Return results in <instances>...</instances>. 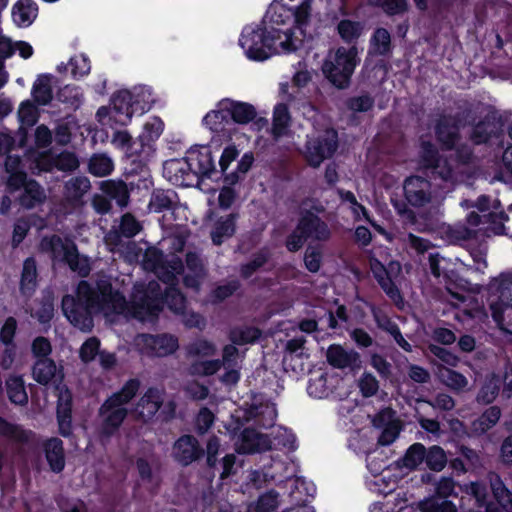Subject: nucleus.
<instances>
[{
	"label": "nucleus",
	"instance_id": "f257e3e1",
	"mask_svg": "<svg viewBox=\"0 0 512 512\" xmlns=\"http://www.w3.org/2000/svg\"><path fill=\"white\" fill-rule=\"evenodd\" d=\"M161 304L162 291L156 281L135 285L132 300L128 303L121 293L113 290L108 280L102 279L95 284L83 280L77 287V299L71 295L63 297L62 310L72 325L81 331H90L93 313H101L107 318L123 315L144 321L156 315Z\"/></svg>",
	"mask_w": 512,
	"mask_h": 512
},
{
	"label": "nucleus",
	"instance_id": "f03ea898",
	"mask_svg": "<svg viewBox=\"0 0 512 512\" xmlns=\"http://www.w3.org/2000/svg\"><path fill=\"white\" fill-rule=\"evenodd\" d=\"M142 266L153 272L163 283L170 285L165 291L164 300L175 313H184L186 299L176 288L178 276L184 272L182 260L176 255L166 256L156 247H149L143 255Z\"/></svg>",
	"mask_w": 512,
	"mask_h": 512
},
{
	"label": "nucleus",
	"instance_id": "7ed1b4c3",
	"mask_svg": "<svg viewBox=\"0 0 512 512\" xmlns=\"http://www.w3.org/2000/svg\"><path fill=\"white\" fill-rule=\"evenodd\" d=\"M470 153L460 159L455 156H438L437 149L430 142H423L421 145V159L425 168L431 170L434 179H440L445 187L450 190L462 179L464 165L468 162Z\"/></svg>",
	"mask_w": 512,
	"mask_h": 512
},
{
	"label": "nucleus",
	"instance_id": "20e7f679",
	"mask_svg": "<svg viewBox=\"0 0 512 512\" xmlns=\"http://www.w3.org/2000/svg\"><path fill=\"white\" fill-rule=\"evenodd\" d=\"M359 63L358 49L355 46H341L328 52L322 65V72L336 88L346 89Z\"/></svg>",
	"mask_w": 512,
	"mask_h": 512
},
{
	"label": "nucleus",
	"instance_id": "39448f33",
	"mask_svg": "<svg viewBox=\"0 0 512 512\" xmlns=\"http://www.w3.org/2000/svg\"><path fill=\"white\" fill-rule=\"evenodd\" d=\"M140 388L138 379L128 380L120 391L113 393L99 409L104 432L111 434L120 427L128 415L126 405L136 396Z\"/></svg>",
	"mask_w": 512,
	"mask_h": 512
},
{
	"label": "nucleus",
	"instance_id": "423d86ee",
	"mask_svg": "<svg viewBox=\"0 0 512 512\" xmlns=\"http://www.w3.org/2000/svg\"><path fill=\"white\" fill-rule=\"evenodd\" d=\"M488 304L492 317L500 322L506 308H512V273H502L489 284Z\"/></svg>",
	"mask_w": 512,
	"mask_h": 512
},
{
	"label": "nucleus",
	"instance_id": "0eeeda50",
	"mask_svg": "<svg viewBox=\"0 0 512 512\" xmlns=\"http://www.w3.org/2000/svg\"><path fill=\"white\" fill-rule=\"evenodd\" d=\"M406 201L413 207H424L428 204H440L444 195L431 190V183L420 176H410L403 184Z\"/></svg>",
	"mask_w": 512,
	"mask_h": 512
},
{
	"label": "nucleus",
	"instance_id": "6e6552de",
	"mask_svg": "<svg viewBox=\"0 0 512 512\" xmlns=\"http://www.w3.org/2000/svg\"><path fill=\"white\" fill-rule=\"evenodd\" d=\"M337 147V132L334 129H326L307 141L305 157L311 166L319 167L324 160L333 156Z\"/></svg>",
	"mask_w": 512,
	"mask_h": 512
},
{
	"label": "nucleus",
	"instance_id": "1a4fd4ad",
	"mask_svg": "<svg viewBox=\"0 0 512 512\" xmlns=\"http://www.w3.org/2000/svg\"><path fill=\"white\" fill-rule=\"evenodd\" d=\"M138 350L149 357H165L173 354L178 348V338L171 334H140L135 338Z\"/></svg>",
	"mask_w": 512,
	"mask_h": 512
},
{
	"label": "nucleus",
	"instance_id": "9d476101",
	"mask_svg": "<svg viewBox=\"0 0 512 512\" xmlns=\"http://www.w3.org/2000/svg\"><path fill=\"white\" fill-rule=\"evenodd\" d=\"M185 267L187 269V273L183 277L185 287L199 291L208 273L205 260L199 248L187 246Z\"/></svg>",
	"mask_w": 512,
	"mask_h": 512
},
{
	"label": "nucleus",
	"instance_id": "9b49d317",
	"mask_svg": "<svg viewBox=\"0 0 512 512\" xmlns=\"http://www.w3.org/2000/svg\"><path fill=\"white\" fill-rule=\"evenodd\" d=\"M270 54L290 53L297 50L300 40L295 37L293 27H264Z\"/></svg>",
	"mask_w": 512,
	"mask_h": 512
},
{
	"label": "nucleus",
	"instance_id": "f8f14e48",
	"mask_svg": "<svg viewBox=\"0 0 512 512\" xmlns=\"http://www.w3.org/2000/svg\"><path fill=\"white\" fill-rule=\"evenodd\" d=\"M375 428L381 429L377 443L381 446L391 445L400 435L402 424L395 418V412L391 408L379 411L372 419Z\"/></svg>",
	"mask_w": 512,
	"mask_h": 512
},
{
	"label": "nucleus",
	"instance_id": "ddd939ff",
	"mask_svg": "<svg viewBox=\"0 0 512 512\" xmlns=\"http://www.w3.org/2000/svg\"><path fill=\"white\" fill-rule=\"evenodd\" d=\"M246 55L253 60H265L271 56L265 29H245L239 39Z\"/></svg>",
	"mask_w": 512,
	"mask_h": 512
},
{
	"label": "nucleus",
	"instance_id": "4468645a",
	"mask_svg": "<svg viewBox=\"0 0 512 512\" xmlns=\"http://www.w3.org/2000/svg\"><path fill=\"white\" fill-rule=\"evenodd\" d=\"M272 448V441L268 435L255 429H244L235 441V450L239 454H254L268 451Z\"/></svg>",
	"mask_w": 512,
	"mask_h": 512
},
{
	"label": "nucleus",
	"instance_id": "2eb2a0df",
	"mask_svg": "<svg viewBox=\"0 0 512 512\" xmlns=\"http://www.w3.org/2000/svg\"><path fill=\"white\" fill-rule=\"evenodd\" d=\"M164 394L162 389L148 388L133 409L135 417L142 422L152 420L163 405Z\"/></svg>",
	"mask_w": 512,
	"mask_h": 512
},
{
	"label": "nucleus",
	"instance_id": "dca6fc26",
	"mask_svg": "<svg viewBox=\"0 0 512 512\" xmlns=\"http://www.w3.org/2000/svg\"><path fill=\"white\" fill-rule=\"evenodd\" d=\"M204 455V450L199 441L192 435H182L172 447V456L182 466H188L199 460Z\"/></svg>",
	"mask_w": 512,
	"mask_h": 512
},
{
	"label": "nucleus",
	"instance_id": "f3484780",
	"mask_svg": "<svg viewBox=\"0 0 512 512\" xmlns=\"http://www.w3.org/2000/svg\"><path fill=\"white\" fill-rule=\"evenodd\" d=\"M297 225L306 239L328 241L331 237V231L328 225L321 220L320 217L310 211L301 214Z\"/></svg>",
	"mask_w": 512,
	"mask_h": 512
},
{
	"label": "nucleus",
	"instance_id": "a211bd4d",
	"mask_svg": "<svg viewBox=\"0 0 512 512\" xmlns=\"http://www.w3.org/2000/svg\"><path fill=\"white\" fill-rule=\"evenodd\" d=\"M327 362L337 369L357 370L361 367L360 355L352 349L333 344L326 351Z\"/></svg>",
	"mask_w": 512,
	"mask_h": 512
},
{
	"label": "nucleus",
	"instance_id": "6ab92c4d",
	"mask_svg": "<svg viewBox=\"0 0 512 512\" xmlns=\"http://www.w3.org/2000/svg\"><path fill=\"white\" fill-rule=\"evenodd\" d=\"M462 123L460 115H443L436 125L438 141L448 149H451L459 140V128Z\"/></svg>",
	"mask_w": 512,
	"mask_h": 512
},
{
	"label": "nucleus",
	"instance_id": "aec40b11",
	"mask_svg": "<svg viewBox=\"0 0 512 512\" xmlns=\"http://www.w3.org/2000/svg\"><path fill=\"white\" fill-rule=\"evenodd\" d=\"M112 144L123 150L129 157H138L140 160H146L154 151L153 146L149 144H140L133 141L127 131H116L111 139Z\"/></svg>",
	"mask_w": 512,
	"mask_h": 512
},
{
	"label": "nucleus",
	"instance_id": "412c9836",
	"mask_svg": "<svg viewBox=\"0 0 512 512\" xmlns=\"http://www.w3.org/2000/svg\"><path fill=\"white\" fill-rule=\"evenodd\" d=\"M164 176L174 185L189 186L194 179L187 159H170L163 165Z\"/></svg>",
	"mask_w": 512,
	"mask_h": 512
},
{
	"label": "nucleus",
	"instance_id": "4be33fe9",
	"mask_svg": "<svg viewBox=\"0 0 512 512\" xmlns=\"http://www.w3.org/2000/svg\"><path fill=\"white\" fill-rule=\"evenodd\" d=\"M142 230V224L131 213H125L120 220L119 231L110 232L105 237L107 245L111 246V251L120 244V236L132 238Z\"/></svg>",
	"mask_w": 512,
	"mask_h": 512
},
{
	"label": "nucleus",
	"instance_id": "5701e85b",
	"mask_svg": "<svg viewBox=\"0 0 512 512\" xmlns=\"http://www.w3.org/2000/svg\"><path fill=\"white\" fill-rule=\"evenodd\" d=\"M91 189V182L85 176L69 179L64 186V200L73 208L83 205V197Z\"/></svg>",
	"mask_w": 512,
	"mask_h": 512
},
{
	"label": "nucleus",
	"instance_id": "b1692460",
	"mask_svg": "<svg viewBox=\"0 0 512 512\" xmlns=\"http://www.w3.org/2000/svg\"><path fill=\"white\" fill-rule=\"evenodd\" d=\"M74 243L63 240L58 235L43 237L40 242V250L50 256L54 261L63 262L70 251L74 249Z\"/></svg>",
	"mask_w": 512,
	"mask_h": 512
},
{
	"label": "nucleus",
	"instance_id": "393cba45",
	"mask_svg": "<svg viewBox=\"0 0 512 512\" xmlns=\"http://www.w3.org/2000/svg\"><path fill=\"white\" fill-rule=\"evenodd\" d=\"M238 217V213H230L214 221L210 231L213 244L221 245L226 239L234 235Z\"/></svg>",
	"mask_w": 512,
	"mask_h": 512
},
{
	"label": "nucleus",
	"instance_id": "a878e982",
	"mask_svg": "<svg viewBox=\"0 0 512 512\" xmlns=\"http://www.w3.org/2000/svg\"><path fill=\"white\" fill-rule=\"evenodd\" d=\"M282 1L272 3L264 17L265 27H293V10L285 7Z\"/></svg>",
	"mask_w": 512,
	"mask_h": 512
},
{
	"label": "nucleus",
	"instance_id": "bb28decb",
	"mask_svg": "<svg viewBox=\"0 0 512 512\" xmlns=\"http://www.w3.org/2000/svg\"><path fill=\"white\" fill-rule=\"evenodd\" d=\"M193 176L209 177L215 171V162L212 152L208 147H203L199 151L190 153L188 157Z\"/></svg>",
	"mask_w": 512,
	"mask_h": 512
},
{
	"label": "nucleus",
	"instance_id": "cd10ccee",
	"mask_svg": "<svg viewBox=\"0 0 512 512\" xmlns=\"http://www.w3.org/2000/svg\"><path fill=\"white\" fill-rule=\"evenodd\" d=\"M113 113L116 121L125 124L134 113L135 104L132 100V93L128 90L119 91L113 98Z\"/></svg>",
	"mask_w": 512,
	"mask_h": 512
},
{
	"label": "nucleus",
	"instance_id": "c85d7f7f",
	"mask_svg": "<svg viewBox=\"0 0 512 512\" xmlns=\"http://www.w3.org/2000/svg\"><path fill=\"white\" fill-rule=\"evenodd\" d=\"M4 166L6 173L9 175L7 179V187L9 190L16 191L20 189L27 178L24 164L20 157L8 155Z\"/></svg>",
	"mask_w": 512,
	"mask_h": 512
},
{
	"label": "nucleus",
	"instance_id": "c756f323",
	"mask_svg": "<svg viewBox=\"0 0 512 512\" xmlns=\"http://www.w3.org/2000/svg\"><path fill=\"white\" fill-rule=\"evenodd\" d=\"M43 448L50 469L55 473L61 472L65 467V454L62 440L59 438H50L44 443Z\"/></svg>",
	"mask_w": 512,
	"mask_h": 512
},
{
	"label": "nucleus",
	"instance_id": "7c9ffc66",
	"mask_svg": "<svg viewBox=\"0 0 512 512\" xmlns=\"http://www.w3.org/2000/svg\"><path fill=\"white\" fill-rule=\"evenodd\" d=\"M246 415L248 420H254L258 426L269 428L275 424L277 411L273 404L260 403L251 405Z\"/></svg>",
	"mask_w": 512,
	"mask_h": 512
},
{
	"label": "nucleus",
	"instance_id": "2f4dec72",
	"mask_svg": "<svg viewBox=\"0 0 512 512\" xmlns=\"http://www.w3.org/2000/svg\"><path fill=\"white\" fill-rule=\"evenodd\" d=\"M79 167V161L76 155L72 152L64 151L54 157L51 163H46V160L40 159L37 163L39 171H50L56 168L60 171H74Z\"/></svg>",
	"mask_w": 512,
	"mask_h": 512
},
{
	"label": "nucleus",
	"instance_id": "473e14b6",
	"mask_svg": "<svg viewBox=\"0 0 512 512\" xmlns=\"http://www.w3.org/2000/svg\"><path fill=\"white\" fill-rule=\"evenodd\" d=\"M177 206V195L173 190L156 189L152 192L148 204L151 212L171 211Z\"/></svg>",
	"mask_w": 512,
	"mask_h": 512
},
{
	"label": "nucleus",
	"instance_id": "72a5a7b5",
	"mask_svg": "<svg viewBox=\"0 0 512 512\" xmlns=\"http://www.w3.org/2000/svg\"><path fill=\"white\" fill-rule=\"evenodd\" d=\"M37 14L38 7L32 0H19L12 11L13 20L20 27L31 25Z\"/></svg>",
	"mask_w": 512,
	"mask_h": 512
},
{
	"label": "nucleus",
	"instance_id": "f704fd0d",
	"mask_svg": "<svg viewBox=\"0 0 512 512\" xmlns=\"http://www.w3.org/2000/svg\"><path fill=\"white\" fill-rule=\"evenodd\" d=\"M100 190L111 199H114L120 207H126L129 202V191L122 180H104L100 182Z\"/></svg>",
	"mask_w": 512,
	"mask_h": 512
},
{
	"label": "nucleus",
	"instance_id": "c9c22d12",
	"mask_svg": "<svg viewBox=\"0 0 512 512\" xmlns=\"http://www.w3.org/2000/svg\"><path fill=\"white\" fill-rule=\"evenodd\" d=\"M437 376L445 386L453 391L462 392L468 389V379L462 373L449 367L438 366Z\"/></svg>",
	"mask_w": 512,
	"mask_h": 512
},
{
	"label": "nucleus",
	"instance_id": "e433bc0d",
	"mask_svg": "<svg viewBox=\"0 0 512 512\" xmlns=\"http://www.w3.org/2000/svg\"><path fill=\"white\" fill-rule=\"evenodd\" d=\"M22 187L24 188V192L19 198L21 206L31 209L45 201V191L36 181L25 180Z\"/></svg>",
	"mask_w": 512,
	"mask_h": 512
},
{
	"label": "nucleus",
	"instance_id": "4c0bfd02",
	"mask_svg": "<svg viewBox=\"0 0 512 512\" xmlns=\"http://www.w3.org/2000/svg\"><path fill=\"white\" fill-rule=\"evenodd\" d=\"M501 417V410L497 406L486 409L481 416L472 421L471 432L475 435H483L494 427Z\"/></svg>",
	"mask_w": 512,
	"mask_h": 512
},
{
	"label": "nucleus",
	"instance_id": "58836bf2",
	"mask_svg": "<svg viewBox=\"0 0 512 512\" xmlns=\"http://www.w3.org/2000/svg\"><path fill=\"white\" fill-rule=\"evenodd\" d=\"M443 233L448 242L462 245L464 242L476 238L480 232L479 229L468 228L466 224L456 223L447 226Z\"/></svg>",
	"mask_w": 512,
	"mask_h": 512
},
{
	"label": "nucleus",
	"instance_id": "ea45409f",
	"mask_svg": "<svg viewBox=\"0 0 512 512\" xmlns=\"http://www.w3.org/2000/svg\"><path fill=\"white\" fill-rule=\"evenodd\" d=\"M37 286V267L34 258H27L23 263L20 280V291L25 296H31Z\"/></svg>",
	"mask_w": 512,
	"mask_h": 512
},
{
	"label": "nucleus",
	"instance_id": "a19ab883",
	"mask_svg": "<svg viewBox=\"0 0 512 512\" xmlns=\"http://www.w3.org/2000/svg\"><path fill=\"white\" fill-rule=\"evenodd\" d=\"M114 170V162L107 153H94L88 161V172L95 177H106Z\"/></svg>",
	"mask_w": 512,
	"mask_h": 512
},
{
	"label": "nucleus",
	"instance_id": "79ce46f5",
	"mask_svg": "<svg viewBox=\"0 0 512 512\" xmlns=\"http://www.w3.org/2000/svg\"><path fill=\"white\" fill-rule=\"evenodd\" d=\"M488 479L491 485L494 497L498 503L507 511L512 512V493L505 487L498 474L490 472Z\"/></svg>",
	"mask_w": 512,
	"mask_h": 512
},
{
	"label": "nucleus",
	"instance_id": "37998d69",
	"mask_svg": "<svg viewBox=\"0 0 512 512\" xmlns=\"http://www.w3.org/2000/svg\"><path fill=\"white\" fill-rule=\"evenodd\" d=\"M488 479L491 485L494 497L498 503L507 511L512 512V493L505 487L498 474L490 472Z\"/></svg>",
	"mask_w": 512,
	"mask_h": 512
},
{
	"label": "nucleus",
	"instance_id": "c03bdc74",
	"mask_svg": "<svg viewBox=\"0 0 512 512\" xmlns=\"http://www.w3.org/2000/svg\"><path fill=\"white\" fill-rule=\"evenodd\" d=\"M51 77L40 75L32 87V97L38 105H47L53 98Z\"/></svg>",
	"mask_w": 512,
	"mask_h": 512
},
{
	"label": "nucleus",
	"instance_id": "a18cd8bd",
	"mask_svg": "<svg viewBox=\"0 0 512 512\" xmlns=\"http://www.w3.org/2000/svg\"><path fill=\"white\" fill-rule=\"evenodd\" d=\"M57 377V367L48 358L39 359L33 366V378L42 385L50 383Z\"/></svg>",
	"mask_w": 512,
	"mask_h": 512
},
{
	"label": "nucleus",
	"instance_id": "49530a36",
	"mask_svg": "<svg viewBox=\"0 0 512 512\" xmlns=\"http://www.w3.org/2000/svg\"><path fill=\"white\" fill-rule=\"evenodd\" d=\"M7 395L11 402L24 405L28 402L25 383L21 376H10L6 380Z\"/></svg>",
	"mask_w": 512,
	"mask_h": 512
},
{
	"label": "nucleus",
	"instance_id": "de8ad7c7",
	"mask_svg": "<svg viewBox=\"0 0 512 512\" xmlns=\"http://www.w3.org/2000/svg\"><path fill=\"white\" fill-rule=\"evenodd\" d=\"M0 435L19 443H29L35 434L30 430H24L21 426L8 423L0 417Z\"/></svg>",
	"mask_w": 512,
	"mask_h": 512
},
{
	"label": "nucleus",
	"instance_id": "09e8293b",
	"mask_svg": "<svg viewBox=\"0 0 512 512\" xmlns=\"http://www.w3.org/2000/svg\"><path fill=\"white\" fill-rule=\"evenodd\" d=\"M425 459V447L421 443L411 445L405 455L398 460L397 464L401 468L411 471L416 469Z\"/></svg>",
	"mask_w": 512,
	"mask_h": 512
},
{
	"label": "nucleus",
	"instance_id": "8fccbe9b",
	"mask_svg": "<svg viewBox=\"0 0 512 512\" xmlns=\"http://www.w3.org/2000/svg\"><path fill=\"white\" fill-rule=\"evenodd\" d=\"M484 217L485 226L479 228V232L485 236L503 233L505 228L504 222L508 220V216L503 211H491L488 214H484Z\"/></svg>",
	"mask_w": 512,
	"mask_h": 512
},
{
	"label": "nucleus",
	"instance_id": "3c124183",
	"mask_svg": "<svg viewBox=\"0 0 512 512\" xmlns=\"http://www.w3.org/2000/svg\"><path fill=\"white\" fill-rule=\"evenodd\" d=\"M290 123L288 107L284 103L278 104L274 109L272 134L275 139L283 136Z\"/></svg>",
	"mask_w": 512,
	"mask_h": 512
},
{
	"label": "nucleus",
	"instance_id": "603ef678",
	"mask_svg": "<svg viewBox=\"0 0 512 512\" xmlns=\"http://www.w3.org/2000/svg\"><path fill=\"white\" fill-rule=\"evenodd\" d=\"M228 106H225L237 123L245 124L252 121L256 117V111L254 107L248 103L227 101Z\"/></svg>",
	"mask_w": 512,
	"mask_h": 512
},
{
	"label": "nucleus",
	"instance_id": "864d4df0",
	"mask_svg": "<svg viewBox=\"0 0 512 512\" xmlns=\"http://www.w3.org/2000/svg\"><path fill=\"white\" fill-rule=\"evenodd\" d=\"M363 28L362 23L349 19L341 20L337 25L338 34L346 43L356 42L363 32Z\"/></svg>",
	"mask_w": 512,
	"mask_h": 512
},
{
	"label": "nucleus",
	"instance_id": "5fc2aeb1",
	"mask_svg": "<svg viewBox=\"0 0 512 512\" xmlns=\"http://www.w3.org/2000/svg\"><path fill=\"white\" fill-rule=\"evenodd\" d=\"M419 506L421 512H458L455 504L445 497H429Z\"/></svg>",
	"mask_w": 512,
	"mask_h": 512
},
{
	"label": "nucleus",
	"instance_id": "6e6d98bb",
	"mask_svg": "<svg viewBox=\"0 0 512 512\" xmlns=\"http://www.w3.org/2000/svg\"><path fill=\"white\" fill-rule=\"evenodd\" d=\"M189 235L187 229L178 228L172 235L163 238L161 244L167 246L171 254H176L185 249Z\"/></svg>",
	"mask_w": 512,
	"mask_h": 512
},
{
	"label": "nucleus",
	"instance_id": "4d7b16f0",
	"mask_svg": "<svg viewBox=\"0 0 512 512\" xmlns=\"http://www.w3.org/2000/svg\"><path fill=\"white\" fill-rule=\"evenodd\" d=\"M371 49L376 55H386L391 50V36L387 29L377 28L371 38Z\"/></svg>",
	"mask_w": 512,
	"mask_h": 512
},
{
	"label": "nucleus",
	"instance_id": "13d9d810",
	"mask_svg": "<svg viewBox=\"0 0 512 512\" xmlns=\"http://www.w3.org/2000/svg\"><path fill=\"white\" fill-rule=\"evenodd\" d=\"M499 390L498 377L493 374L480 388L476 400L481 404H490L496 399Z\"/></svg>",
	"mask_w": 512,
	"mask_h": 512
},
{
	"label": "nucleus",
	"instance_id": "bf43d9fd",
	"mask_svg": "<svg viewBox=\"0 0 512 512\" xmlns=\"http://www.w3.org/2000/svg\"><path fill=\"white\" fill-rule=\"evenodd\" d=\"M375 99L367 92H361L347 99L346 106L353 113L368 112L374 107Z\"/></svg>",
	"mask_w": 512,
	"mask_h": 512
},
{
	"label": "nucleus",
	"instance_id": "052dcab7",
	"mask_svg": "<svg viewBox=\"0 0 512 512\" xmlns=\"http://www.w3.org/2000/svg\"><path fill=\"white\" fill-rule=\"evenodd\" d=\"M131 93L135 109L140 110L141 112L148 111L155 102L153 93L149 87L138 86L135 87Z\"/></svg>",
	"mask_w": 512,
	"mask_h": 512
},
{
	"label": "nucleus",
	"instance_id": "680f3d73",
	"mask_svg": "<svg viewBox=\"0 0 512 512\" xmlns=\"http://www.w3.org/2000/svg\"><path fill=\"white\" fill-rule=\"evenodd\" d=\"M279 505V493L275 490H270L261 495L258 500L249 506V510L255 512H271L274 511Z\"/></svg>",
	"mask_w": 512,
	"mask_h": 512
},
{
	"label": "nucleus",
	"instance_id": "e2e57ef3",
	"mask_svg": "<svg viewBox=\"0 0 512 512\" xmlns=\"http://www.w3.org/2000/svg\"><path fill=\"white\" fill-rule=\"evenodd\" d=\"M186 352L189 358H204L213 356L216 352V347L207 340L197 339L186 347Z\"/></svg>",
	"mask_w": 512,
	"mask_h": 512
},
{
	"label": "nucleus",
	"instance_id": "0e129e2a",
	"mask_svg": "<svg viewBox=\"0 0 512 512\" xmlns=\"http://www.w3.org/2000/svg\"><path fill=\"white\" fill-rule=\"evenodd\" d=\"M368 3L381 8L388 15L402 14L408 9V0H368Z\"/></svg>",
	"mask_w": 512,
	"mask_h": 512
},
{
	"label": "nucleus",
	"instance_id": "69168bd1",
	"mask_svg": "<svg viewBox=\"0 0 512 512\" xmlns=\"http://www.w3.org/2000/svg\"><path fill=\"white\" fill-rule=\"evenodd\" d=\"M425 462L427 466L434 471H441L447 463V457L444 450L439 446H432L425 450Z\"/></svg>",
	"mask_w": 512,
	"mask_h": 512
},
{
	"label": "nucleus",
	"instance_id": "338daca9",
	"mask_svg": "<svg viewBox=\"0 0 512 512\" xmlns=\"http://www.w3.org/2000/svg\"><path fill=\"white\" fill-rule=\"evenodd\" d=\"M261 335L255 327L235 328L230 332V340L234 344L243 345L256 341Z\"/></svg>",
	"mask_w": 512,
	"mask_h": 512
},
{
	"label": "nucleus",
	"instance_id": "774afa93",
	"mask_svg": "<svg viewBox=\"0 0 512 512\" xmlns=\"http://www.w3.org/2000/svg\"><path fill=\"white\" fill-rule=\"evenodd\" d=\"M57 420L59 426V433L68 437L72 431V416L70 403H60L57 408Z\"/></svg>",
	"mask_w": 512,
	"mask_h": 512
}]
</instances>
